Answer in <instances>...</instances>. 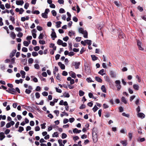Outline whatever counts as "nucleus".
Here are the masks:
<instances>
[{"mask_svg": "<svg viewBox=\"0 0 146 146\" xmlns=\"http://www.w3.org/2000/svg\"><path fill=\"white\" fill-rule=\"evenodd\" d=\"M23 81V80L21 79L20 80H15V82L17 84H19L20 83H22Z\"/></svg>", "mask_w": 146, "mask_h": 146, "instance_id": "obj_21", "label": "nucleus"}, {"mask_svg": "<svg viewBox=\"0 0 146 146\" xmlns=\"http://www.w3.org/2000/svg\"><path fill=\"white\" fill-rule=\"evenodd\" d=\"M31 90L29 89H26L25 91V93L27 94H29L31 92Z\"/></svg>", "mask_w": 146, "mask_h": 146, "instance_id": "obj_41", "label": "nucleus"}, {"mask_svg": "<svg viewBox=\"0 0 146 146\" xmlns=\"http://www.w3.org/2000/svg\"><path fill=\"white\" fill-rule=\"evenodd\" d=\"M58 136V134L57 132H54L52 135L53 137H57Z\"/></svg>", "mask_w": 146, "mask_h": 146, "instance_id": "obj_29", "label": "nucleus"}, {"mask_svg": "<svg viewBox=\"0 0 146 146\" xmlns=\"http://www.w3.org/2000/svg\"><path fill=\"white\" fill-rule=\"evenodd\" d=\"M11 37L13 39H15L16 37V35L15 33L13 32H12L11 34Z\"/></svg>", "mask_w": 146, "mask_h": 146, "instance_id": "obj_20", "label": "nucleus"}, {"mask_svg": "<svg viewBox=\"0 0 146 146\" xmlns=\"http://www.w3.org/2000/svg\"><path fill=\"white\" fill-rule=\"evenodd\" d=\"M39 43L40 44H45V42L43 40H40L39 41Z\"/></svg>", "mask_w": 146, "mask_h": 146, "instance_id": "obj_61", "label": "nucleus"}, {"mask_svg": "<svg viewBox=\"0 0 146 146\" xmlns=\"http://www.w3.org/2000/svg\"><path fill=\"white\" fill-rule=\"evenodd\" d=\"M84 94V92L82 90H80L79 91V94L80 96H83Z\"/></svg>", "mask_w": 146, "mask_h": 146, "instance_id": "obj_26", "label": "nucleus"}, {"mask_svg": "<svg viewBox=\"0 0 146 146\" xmlns=\"http://www.w3.org/2000/svg\"><path fill=\"white\" fill-rule=\"evenodd\" d=\"M86 80L88 82H93L92 80V79L90 78H87Z\"/></svg>", "mask_w": 146, "mask_h": 146, "instance_id": "obj_64", "label": "nucleus"}, {"mask_svg": "<svg viewBox=\"0 0 146 146\" xmlns=\"http://www.w3.org/2000/svg\"><path fill=\"white\" fill-rule=\"evenodd\" d=\"M15 30L18 32H20L22 31V29L20 27H16L15 28Z\"/></svg>", "mask_w": 146, "mask_h": 146, "instance_id": "obj_57", "label": "nucleus"}, {"mask_svg": "<svg viewBox=\"0 0 146 146\" xmlns=\"http://www.w3.org/2000/svg\"><path fill=\"white\" fill-rule=\"evenodd\" d=\"M17 50H13L12 52L10 53V57L11 58H12L15 56V53L16 52Z\"/></svg>", "mask_w": 146, "mask_h": 146, "instance_id": "obj_11", "label": "nucleus"}, {"mask_svg": "<svg viewBox=\"0 0 146 146\" xmlns=\"http://www.w3.org/2000/svg\"><path fill=\"white\" fill-rule=\"evenodd\" d=\"M11 93L12 94H15V93L16 92V91H15V89L14 88H11Z\"/></svg>", "mask_w": 146, "mask_h": 146, "instance_id": "obj_22", "label": "nucleus"}, {"mask_svg": "<svg viewBox=\"0 0 146 146\" xmlns=\"http://www.w3.org/2000/svg\"><path fill=\"white\" fill-rule=\"evenodd\" d=\"M36 104L37 105H43V104H44V101L43 100H42L39 103H38L37 102H36Z\"/></svg>", "mask_w": 146, "mask_h": 146, "instance_id": "obj_55", "label": "nucleus"}, {"mask_svg": "<svg viewBox=\"0 0 146 146\" xmlns=\"http://www.w3.org/2000/svg\"><path fill=\"white\" fill-rule=\"evenodd\" d=\"M98 109V108L97 106L96 105H95L93 108L92 110L94 112H95Z\"/></svg>", "mask_w": 146, "mask_h": 146, "instance_id": "obj_32", "label": "nucleus"}, {"mask_svg": "<svg viewBox=\"0 0 146 146\" xmlns=\"http://www.w3.org/2000/svg\"><path fill=\"white\" fill-rule=\"evenodd\" d=\"M51 36L52 40H54L55 38L57 37L56 33L55 32H52L51 34Z\"/></svg>", "mask_w": 146, "mask_h": 146, "instance_id": "obj_7", "label": "nucleus"}, {"mask_svg": "<svg viewBox=\"0 0 146 146\" xmlns=\"http://www.w3.org/2000/svg\"><path fill=\"white\" fill-rule=\"evenodd\" d=\"M63 95L64 97L69 98L70 97V95L68 93H65Z\"/></svg>", "mask_w": 146, "mask_h": 146, "instance_id": "obj_34", "label": "nucleus"}, {"mask_svg": "<svg viewBox=\"0 0 146 146\" xmlns=\"http://www.w3.org/2000/svg\"><path fill=\"white\" fill-rule=\"evenodd\" d=\"M84 42L87 44L88 45H91V44L92 41L90 40H84Z\"/></svg>", "mask_w": 146, "mask_h": 146, "instance_id": "obj_17", "label": "nucleus"}, {"mask_svg": "<svg viewBox=\"0 0 146 146\" xmlns=\"http://www.w3.org/2000/svg\"><path fill=\"white\" fill-rule=\"evenodd\" d=\"M54 112L56 114L57 116H58L59 113V111L58 110H55L54 111Z\"/></svg>", "mask_w": 146, "mask_h": 146, "instance_id": "obj_50", "label": "nucleus"}, {"mask_svg": "<svg viewBox=\"0 0 146 146\" xmlns=\"http://www.w3.org/2000/svg\"><path fill=\"white\" fill-rule=\"evenodd\" d=\"M33 58H30L28 60V62L29 64H32L33 62Z\"/></svg>", "mask_w": 146, "mask_h": 146, "instance_id": "obj_49", "label": "nucleus"}, {"mask_svg": "<svg viewBox=\"0 0 146 146\" xmlns=\"http://www.w3.org/2000/svg\"><path fill=\"white\" fill-rule=\"evenodd\" d=\"M42 94L44 96H47L48 95V93L47 92L44 91L42 93Z\"/></svg>", "mask_w": 146, "mask_h": 146, "instance_id": "obj_56", "label": "nucleus"}, {"mask_svg": "<svg viewBox=\"0 0 146 146\" xmlns=\"http://www.w3.org/2000/svg\"><path fill=\"white\" fill-rule=\"evenodd\" d=\"M51 13L53 16H55L56 15V12L54 10H53L51 11Z\"/></svg>", "mask_w": 146, "mask_h": 146, "instance_id": "obj_42", "label": "nucleus"}, {"mask_svg": "<svg viewBox=\"0 0 146 146\" xmlns=\"http://www.w3.org/2000/svg\"><path fill=\"white\" fill-rule=\"evenodd\" d=\"M9 13V10L7 9H6L5 10L3 11H2L1 13L3 14V13Z\"/></svg>", "mask_w": 146, "mask_h": 146, "instance_id": "obj_43", "label": "nucleus"}, {"mask_svg": "<svg viewBox=\"0 0 146 146\" xmlns=\"http://www.w3.org/2000/svg\"><path fill=\"white\" fill-rule=\"evenodd\" d=\"M74 65L76 69H78L79 68L80 64L79 62H74Z\"/></svg>", "mask_w": 146, "mask_h": 146, "instance_id": "obj_12", "label": "nucleus"}, {"mask_svg": "<svg viewBox=\"0 0 146 146\" xmlns=\"http://www.w3.org/2000/svg\"><path fill=\"white\" fill-rule=\"evenodd\" d=\"M22 51L25 52H27V48L26 47H23L22 48Z\"/></svg>", "mask_w": 146, "mask_h": 146, "instance_id": "obj_52", "label": "nucleus"}, {"mask_svg": "<svg viewBox=\"0 0 146 146\" xmlns=\"http://www.w3.org/2000/svg\"><path fill=\"white\" fill-rule=\"evenodd\" d=\"M122 115L123 116L127 117H129V115L128 114H126L125 113L123 112L122 113Z\"/></svg>", "mask_w": 146, "mask_h": 146, "instance_id": "obj_51", "label": "nucleus"}, {"mask_svg": "<svg viewBox=\"0 0 146 146\" xmlns=\"http://www.w3.org/2000/svg\"><path fill=\"white\" fill-rule=\"evenodd\" d=\"M62 23L60 21H57L56 22V27L57 28H59L60 27V24Z\"/></svg>", "mask_w": 146, "mask_h": 146, "instance_id": "obj_19", "label": "nucleus"}, {"mask_svg": "<svg viewBox=\"0 0 146 146\" xmlns=\"http://www.w3.org/2000/svg\"><path fill=\"white\" fill-rule=\"evenodd\" d=\"M38 53L36 52H32V55L33 56H36L38 55Z\"/></svg>", "mask_w": 146, "mask_h": 146, "instance_id": "obj_36", "label": "nucleus"}, {"mask_svg": "<svg viewBox=\"0 0 146 146\" xmlns=\"http://www.w3.org/2000/svg\"><path fill=\"white\" fill-rule=\"evenodd\" d=\"M96 80L98 82L101 83L102 82V79L99 76H96L95 77Z\"/></svg>", "mask_w": 146, "mask_h": 146, "instance_id": "obj_13", "label": "nucleus"}, {"mask_svg": "<svg viewBox=\"0 0 146 146\" xmlns=\"http://www.w3.org/2000/svg\"><path fill=\"white\" fill-rule=\"evenodd\" d=\"M23 44L25 46H27L29 44V43L27 41H24L23 42Z\"/></svg>", "mask_w": 146, "mask_h": 146, "instance_id": "obj_37", "label": "nucleus"}, {"mask_svg": "<svg viewBox=\"0 0 146 146\" xmlns=\"http://www.w3.org/2000/svg\"><path fill=\"white\" fill-rule=\"evenodd\" d=\"M137 46L139 49L141 50H144V48L141 46V45L142 44V42H141L139 40H137Z\"/></svg>", "mask_w": 146, "mask_h": 146, "instance_id": "obj_3", "label": "nucleus"}, {"mask_svg": "<svg viewBox=\"0 0 146 146\" xmlns=\"http://www.w3.org/2000/svg\"><path fill=\"white\" fill-rule=\"evenodd\" d=\"M85 70L86 73L88 74H89L91 72L90 67L87 66H85Z\"/></svg>", "mask_w": 146, "mask_h": 146, "instance_id": "obj_4", "label": "nucleus"}, {"mask_svg": "<svg viewBox=\"0 0 146 146\" xmlns=\"http://www.w3.org/2000/svg\"><path fill=\"white\" fill-rule=\"evenodd\" d=\"M24 11V10L22 8H21L20 9L19 13L20 14H21L23 13V12Z\"/></svg>", "mask_w": 146, "mask_h": 146, "instance_id": "obj_58", "label": "nucleus"}, {"mask_svg": "<svg viewBox=\"0 0 146 146\" xmlns=\"http://www.w3.org/2000/svg\"><path fill=\"white\" fill-rule=\"evenodd\" d=\"M114 3L117 7H119L121 5V4L119 2H118L117 1H115L114 2Z\"/></svg>", "mask_w": 146, "mask_h": 146, "instance_id": "obj_33", "label": "nucleus"}, {"mask_svg": "<svg viewBox=\"0 0 146 146\" xmlns=\"http://www.w3.org/2000/svg\"><path fill=\"white\" fill-rule=\"evenodd\" d=\"M46 123H44L43 124H41L40 126H41V128L42 129H44L46 128Z\"/></svg>", "mask_w": 146, "mask_h": 146, "instance_id": "obj_38", "label": "nucleus"}, {"mask_svg": "<svg viewBox=\"0 0 146 146\" xmlns=\"http://www.w3.org/2000/svg\"><path fill=\"white\" fill-rule=\"evenodd\" d=\"M110 75L112 78H115L116 77V73L113 71H110Z\"/></svg>", "mask_w": 146, "mask_h": 146, "instance_id": "obj_6", "label": "nucleus"}, {"mask_svg": "<svg viewBox=\"0 0 146 146\" xmlns=\"http://www.w3.org/2000/svg\"><path fill=\"white\" fill-rule=\"evenodd\" d=\"M5 123L4 121H1V127H2L5 125Z\"/></svg>", "mask_w": 146, "mask_h": 146, "instance_id": "obj_53", "label": "nucleus"}, {"mask_svg": "<svg viewBox=\"0 0 146 146\" xmlns=\"http://www.w3.org/2000/svg\"><path fill=\"white\" fill-rule=\"evenodd\" d=\"M42 17L45 19H46L48 18L47 15L44 13H43L42 14Z\"/></svg>", "mask_w": 146, "mask_h": 146, "instance_id": "obj_27", "label": "nucleus"}, {"mask_svg": "<svg viewBox=\"0 0 146 146\" xmlns=\"http://www.w3.org/2000/svg\"><path fill=\"white\" fill-rule=\"evenodd\" d=\"M73 132L74 133H78V129L76 128H74L73 130Z\"/></svg>", "mask_w": 146, "mask_h": 146, "instance_id": "obj_63", "label": "nucleus"}, {"mask_svg": "<svg viewBox=\"0 0 146 146\" xmlns=\"http://www.w3.org/2000/svg\"><path fill=\"white\" fill-rule=\"evenodd\" d=\"M16 3L17 5H22L23 4L24 2L23 1L17 0Z\"/></svg>", "mask_w": 146, "mask_h": 146, "instance_id": "obj_9", "label": "nucleus"}, {"mask_svg": "<svg viewBox=\"0 0 146 146\" xmlns=\"http://www.w3.org/2000/svg\"><path fill=\"white\" fill-rule=\"evenodd\" d=\"M98 73L101 75L102 76L106 74V73L104 72V69H102L100 70L98 72Z\"/></svg>", "mask_w": 146, "mask_h": 146, "instance_id": "obj_16", "label": "nucleus"}, {"mask_svg": "<svg viewBox=\"0 0 146 146\" xmlns=\"http://www.w3.org/2000/svg\"><path fill=\"white\" fill-rule=\"evenodd\" d=\"M35 95L36 98L38 99L40 97V94L38 92H36Z\"/></svg>", "mask_w": 146, "mask_h": 146, "instance_id": "obj_40", "label": "nucleus"}, {"mask_svg": "<svg viewBox=\"0 0 146 146\" xmlns=\"http://www.w3.org/2000/svg\"><path fill=\"white\" fill-rule=\"evenodd\" d=\"M58 66L60 67L61 68L62 70H64L65 68V66L62 63L60 62L58 63Z\"/></svg>", "mask_w": 146, "mask_h": 146, "instance_id": "obj_8", "label": "nucleus"}, {"mask_svg": "<svg viewBox=\"0 0 146 146\" xmlns=\"http://www.w3.org/2000/svg\"><path fill=\"white\" fill-rule=\"evenodd\" d=\"M67 136L66 134L65 133H62V138L63 139L65 138Z\"/></svg>", "mask_w": 146, "mask_h": 146, "instance_id": "obj_45", "label": "nucleus"}, {"mask_svg": "<svg viewBox=\"0 0 146 146\" xmlns=\"http://www.w3.org/2000/svg\"><path fill=\"white\" fill-rule=\"evenodd\" d=\"M101 90L103 92H106V88L104 85H103L101 87Z\"/></svg>", "mask_w": 146, "mask_h": 146, "instance_id": "obj_15", "label": "nucleus"}, {"mask_svg": "<svg viewBox=\"0 0 146 146\" xmlns=\"http://www.w3.org/2000/svg\"><path fill=\"white\" fill-rule=\"evenodd\" d=\"M29 5V4L28 3H25L24 5V8L26 9H27Z\"/></svg>", "mask_w": 146, "mask_h": 146, "instance_id": "obj_48", "label": "nucleus"}, {"mask_svg": "<svg viewBox=\"0 0 146 146\" xmlns=\"http://www.w3.org/2000/svg\"><path fill=\"white\" fill-rule=\"evenodd\" d=\"M40 49V47L39 46H35L34 48V50L36 51H37L39 50Z\"/></svg>", "mask_w": 146, "mask_h": 146, "instance_id": "obj_44", "label": "nucleus"}, {"mask_svg": "<svg viewBox=\"0 0 146 146\" xmlns=\"http://www.w3.org/2000/svg\"><path fill=\"white\" fill-rule=\"evenodd\" d=\"M5 137L4 133L3 132H0V141L3 140Z\"/></svg>", "mask_w": 146, "mask_h": 146, "instance_id": "obj_5", "label": "nucleus"}, {"mask_svg": "<svg viewBox=\"0 0 146 146\" xmlns=\"http://www.w3.org/2000/svg\"><path fill=\"white\" fill-rule=\"evenodd\" d=\"M91 57L92 58V60L94 61L97 60L98 59V57L95 55H91Z\"/></svg>", "mask_w": 146, "mask_h": 146, "instance_id": "obj_18", "label": "nucleus"}, {"mask_svg": "<svg viewBox=\"0 0 146 146\" xmlns=\"http://www.w3.org/2000/svg\"><path fill=\"white\" fill-rule=\"evenodd\" d=\"M70 76H71L72 78H75L76 77L75 73L72 72L70 73Z\"/></svg>", "mask_w": 146, "mask_h": 146, "instance_id": "obj_25", "label": "nucleus"}, {"mask_svg": "<svg viewBox=\"0 0 146 146\" xmlns=\"http://www.w3.org/2000/svg\"><path fill=\"white\" fill-rule=\"evenodd\" d=\"M10 20L13 23L15 24V19L14 17L12 16H10Z\"/></svg>", "mask_w": 146, "mask_h": 146, "instance_id": "obj_24", "label": "nucleus"}, {"mask_svg": "<svg viewBox=\"0 0 146 146\" xmlns=\"http://www.w3.org/2000/svg\"><path fill=\"white\" fill-rule=\"evenodd\" d=\"M139 86L137 84H135L133 85V88L136 90H138L139 89Z\"/></svg>", "mask_w": 146, "mask_h": 146, "instance_id": "obj_14", "label": "nucleus"}, {"mask_svg": "<svg viewBox=\"0 0 146 146\" xmlns=\"http://www.w3.org/2000/svg\"><path fill=\"white\" fill-rule=\"evenodd\" d=\"M24 130V128L23 127L20 126L19 127V130L18 131L19 132H21Z\"/></svg>", "mask_w": 146, "mask_h": 146, "instance_id": "obj_30", "label": "nucleus"}, {"mask_svg": "<svg viewBox=\"0 0 146 146\" xmlns=\"http://www.w3.org/2000/svg\"><path fill=\"white\" fill-rule=\"evenodd\" d=\"M121 144L123 146H126L127 145V142L126 141H123L121 142Z\"/></svg>", "mask_w": 146, "mask_h": 146, "instance_id": "obj_31", "label": "nucleus"}, {"mask_svg": "<svg viewBox=\"0 0 146 146\" xmlns=\"http://www.w3.org/2000/svg\"><path fill=\"white\" fill-rule=\"evenodd\" d=\"M44 35L43 33H40L38 36L39 39H42L43 38Z\"/></svg>", "mask_w": 146, "mask_h": 146, "instance_id": "obj_39", "label": "nucleus"}, {"mask_svg": "<svg viewBox=\"0 0 146 146\" xmlns=\"http://www.w3.org/2000/svg\"><path fill=\"white\" fill-rule=\"evenodd\" d=\"M59 12L60 13H63L65 12V11L63 9L61 8L59 10Z\"/></svg>", "mask_w": 146, "mask_h": 146, "instance_id": "obj_35", "label": "nucleus"}, {"mask_svg": "<svg viewBox=\"0 0 146 146\" xmlns=\"http://www.w3.org/2000/svg\"><path fill=\"white\" fill-rule=\"evenodd\" d=\"M10 131L9 129H6L4 132V134H5L6 135L8 134L9 133Z\"/></svg>", "mask_w": 146, "mask_h": 146, "instance_id": "obj_46", "label": "nucleus"}, {"mask_svg": "<svg viewBox=\"0 0 146 146\" xmlns=\"http://www.w3.org/2000/svg\"><path fill=\"white\" fill-rule=\"evenodd\" d=\"M23 34L22 33L20 32L18 33L17 35V36L19 37H21L23 36Z\"/></svg>", "mask_w": 146, "mask_h": 146, "instance_id": "obj_60", "label": "nucleus"}, {"mask_svg": "<svg viewBox=\"0 0 146 146\" xmlns=\"http://www.w3.org/2000/svg\"><path fill=\"white\" fill-rule=\"evenodd\" d=\"M137 116L138 117L143 119L144 118L145 115L143 113H138L137 114Z\"/></svg>", "mask_w": 146, "mask_h": 146, "instance_id": "obj_10", "label": "nucleus"}, {"mask_svg": "<svg viewBox=\"0 0 146 146\" xmlns=\"http://www.w3.org/2000/svg\"><path fill=\"white\" fill-rule=\"evenodd\" d=\"M78 31L80 33L84 35V38H88V33L86 31H84L83 29L82 28H79Z\"/></svg>", "mask_w": 146, "mask_h": 146, "instance_id": "obj_1", "label": "nucleus"}, {"mask_svg": "<svg viewBox=\"0 0 146 146\" xmlns=\"http://www.w3.org/2000/svg\"><path fill=\"white\" fill-rule=\"evenodd\" d=\"M88 96L90 98H94V96H93V94L91 92H90L89 93Z\"/></svg>", "mask_w": 146, "mask_h": 146, "instance_id": "obj_59", "label": "nucleus"}, {"mask_svg": "<svg viewBox=\"0 0 146 146\" xmlns=\"http://www.w3.org/2000/svg\"><path fill=\"white\" fill-rule=\"evenodd\" d=\"M62 42L63 41L62 40L60 39H59L58 40L57 42V44H58L59 45H62Z\"/></svg>", "mask_w": 146, "mask_h": 146, "instance_id": "obj_28", "label": "nucleus"}, {"mask_svg": "<svg viewBox=\"0 0 146 146\" xmlns=\"http://www.w3.org/2000/svg\"><path fill=\"white\" fill-rule=\"evenodd\" d=\"M121 100V101L124 104H126L127 103V101L126 100L125 98L124 97H122Z\"/></svg>", "mask_w": 146, "mask_h": 146, "instance_id": "obj_23", "label": "nucleus"}, {"mask_svg": "<svg viewBox=\"0 0 146 146\" xmlns=\"http://www.w3.org/2000/svg\"><path fill=\"white\" fill-rule=\"evenodd\" d=\"M69 121L68 119H67L65 118L63 120V123L64 124H66L68 123Z\"/></svg>", "mask_w": 146, "mask_h": 146, "instance_id": "obj_62", "label": "nucleus"}, {"mask_svg": "<svg viewBox=\"0 0 146 146\" xmlns=\"http://www.w3.org/2000/svg\"><path fill=\"white\" fill-rule=\"evenodd\" d=\"M115 85L117 88V90L119 91L121 88V82L119 80H116L115 82Z\"/></svg>", "mask_w": 146, "mask_h": 146, "instance_id": "obj_2", "label": "nucleus"}, {"mask_svg": "<svg viewBox=\"0 0 146 146\" xmlns=\"http://www.w3.org/2000/svg\"><path fill=\"white\" fill-rule=\"evenodd\" d=\"M137 9L138 10H139L140 12H142L143 10V8L139 6H138Z\"/></svg>", "mask_w": 146, "mask_h": 146, "instance_id": "obj_54", "label": "nucleus"}, {"mask_svg": "<svg viewBox=\"0 0 146 146\" xmlns=\"http://www.w3.org/2000/svg\"><path fill=\"white\" fill-rule=\"evenodd\" d=\"M35 68L36 69H39L40 68V66L38 64H35L34 65Z\"/></svg>", "mask_w": 146, "mask_h": 146, "instance_id": "obj_47", "label": "nucleus"}]
</instances>
